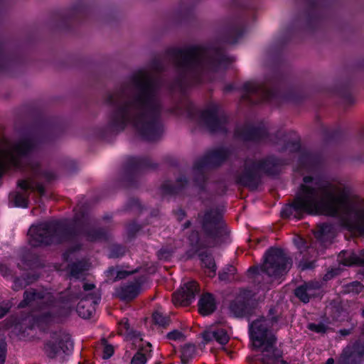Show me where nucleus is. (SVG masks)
Segmentation results:
<instances>
[{
	"label": "nucleus",
	"instance_id": "nucleus-64",
	"mask_svg": "<svg viewBox=\"0 0 364 364\" xmlns=\"http://www.w3.org/2000/svg\"><path fill=\"white\" fill-rule=\"evenodd\" d=\"M338 270L337 269H332L331 271L328 272L323 279L324 280L327 281L328 279H331V278H333L335 275L338 274Z\"/></svg>",
	"mask_w": 364,
	"mask_h": 364
},
{
	"label": "nucleus",
	"instance_id": "nucleus-45",
	"mask_svg": "<svg viewBox=\"0 0 364 364\" xmlns=\"http://www.w3.org/2000/svg\"><path fill=\"white\" fill-rule=\"evenodd\" d=\"M142 209L143 207L140 203L139 200L136 198H129L124 206V210L126 211L136 210L138 212H141Z\"/></svg>",
	"mask_w": 364,
	"mask_h": 364
},
{
	"label": "nucleus",
	"instance_id": "nucleus-63",
	"mask_svg": "<svg viewBox=\"0 0 364 364\" xmlns=\"http://www.w3.org/2000/svg\"><path fill=\"white\" fill-rule=\"evenodd\" d=\"M130 274V272L125 270L117 271L116 278L117 279H123Z\"/></svg>",
	"mask_w": 364,
	"mask_h": 364
},
{
	"label": "nucleus",
	"instance_id": "nucleus-61",
	"mask_svg": "<svg viewBox=\"0 0 364 364\" xmlns=\"http://www.w3.org/2000/svg\"><path fill=\"white\" fill-rule=\"evenodd\" d=\"M95 288V284L85 282L82 285V289H83L82 293L84 294V295H86V294H89L88 291L94 289ZM80 290L78 292H80ZM81 292H82V291H81Z\"/></svg>",
	"mask_w": 364,
	"mask_h": 364
},
{
	"label": "nucleus",
	"instance_id": "nucleus-34",
	"mask_svg": "<svg viewBox=\"0 0 364 364\" xmlns=\"http://www.w3.org/2000/svg\"><path fill=\"white\" fill-rule=\"evenodd\" d=\"M20 260L26 269H35L41 266V260L38 255L28 250L21 252Z\"/></svg>",
	"mask_w": 364,
	"mask_h": 364
},
{
	"label": "nucleus",
	"instance_id": "nucleus-48",
	"mask_svg": "<svg viewBox=\"0 0 364 364\" xmlns=\"http://www.w3.org/2000/svg\"><path fill=\"white\" fill-rule=\"evenodd\" d=\"M363 286L358 282H353L345 287L344 291L348 294H358L363 291Z\"/></svg>",
	"mask_w": 364,
	"mask_h": 364
},
{
	"label": "nucleus",
	"instance_id": "nucleus-56",
	"mask_svg": "<svg viewBox=\"0 0 364 364\" xmlns=\"http://www.w3.org/2000/svg\"><path fill=\"white\" fill-rule=\"evenodd\" d=\"M6 351V343L4 341H0V364L5 363Z\"/></svg>",
	"mask_w": 364,
	"mask_h": 364
},
{
	"label": "nucleus",
	"instance_id": "nucleus-30",
	"mask_svg": "<svg viewBox=\"0 0 364 364\" xmlns=\"http://www.w3.org/2000/svg\"><path fill=\"white\" fill-rule=\"evenodd\" d=\"M198 256L201 262L202 267L206 269L207 275L210 278L214 277L216 275L217 266L213 255L205 251L199 252Z\"/></svg>",
	"mask_w": 364,
	"mask_h": 364
},
{
	"label": "nucleus",
	"instance_id": "nucleus-10",
	"mask_svg": "<svg viewBox=\"0 0 364 364\" xmlns=\"http://www.w3.org/2000/svg\"><path fill=\"white\" fill-rule=\"evenodd\" d=\"M80 296L73 293L70 289L60 292L57 296L50 298L48 304L53 309L43 312L39 316L40 320L46 322L53 321L55 318H66L75 309L77 299Z\"/></svg>",
	"mask_w": 364,
	"mask_h": 364
},
{
	"label": "nucleus",
	"instance_id": "nucleus-9",
	"mask_svg": "<svg viewBox=\"0 0 364 364\" xmlns=\"http://www.w3.org/2000/svg\"><path fill=\"white\" fill-rule=\"evenodd\" d=\"M92 14L91 6L82 1H78L69 9L55 11L53 15V20L58 29L70 32L75 26L86 22Z\"/></svg>",
	"mask_w": 364,
	"mask_h": 364
},
{
	"label": "nucleus",
	"instance_id": "nucleus-20",
	"mask_svg": "<svg viewBox=\"0 0 364 364\" xmlns=\"http://www.w3.org/2000/svg\"><path fill=\"white\" fill-rule=\"evenodd\" d=\"M230 152L227 148L220 147L205 153L196 161V168H216L221 166L229 157Z\"/></svg>",
	"mask_w": 364,
	"mask_h": 364
},
{
	"label": "nucleus",
	"instance_id": "nucleus-25",
	"mask_svg": "<svg viewBox=\"0 0 364 364\" xmlns=\"http://www.w3.org/2000/svg\"><path fill=\"white\" fill-rule=\"evenodd\" d=\"M188 179L185 175H181L176 180V183L170 181H164L160 187L161 193L164 196H176L183 192L188 185Z\"/></svg>",
	"mask_w": 364,
	"mask_h": 364
},
{
	"label": "nucleus",
	"instance_id": "nucleus-24",
	"mask_svg": "<svg viewBox=\"0 0 364 364\" xmlns=\"http://www.w3.org/2000/svg\"><path fill=\"white\" fill-rule=\"evenodd\" d=\"M199 291L198 284L196 281H190L183 284L181 290L174 294V297L181 304L188 306L195 300Z\"/></svg>",
	"mask_w": 364,
	"mask_h": 364
},
{
	"label": "nucleus",
	"instance_id": "nucleus-62",
	"mask_svg": "<svg viewBox=\"0 0 364 364\" xmlns=\"http://www.w3.org/2000/svg\"><path fill=\"white\" fill-rule=\"evenodd\" d=\"M194 16L193 9L191 8H188L184 11L183 13V18L185 20H188L193 18Z\"/></svg>",
	"mask_w": 364,
	"mask_h": 364
},
{
	"label": "nucleus",
	"instance_id": "nucleus-26",
	"mask_svg": "<svg viewBox=\"0 0 364 364\" xmlns=\"http://www.w3.org/2000/svg\"><path fill=\"white\" fill-rule=\"evenodd\" d=\"M217 306L214 294L209 292L203 293L198 301V313L203 316H210L215 311Z\"/></svg>",
	"mask_w": 364,
	"mask_h": 364
},
{
	"label": "nucleus",
	"instance_id": "nucleus-58",
	"mask_svg": "<svg viewBox=\"0 0 364 364\" xmlns=\"http://www.w3.org/2000/svg\"><path fill=\"white\" fill-rule=\"evenodd\" d=\"M158 257L160 259H168L171 257V252L167 249L161 248L158 251Z\"/></svg>",
	"mask_w": 364,
	"mask_h": 364
},
{
	"label": "nucleus",
	"instance_id": "nucleus-13",
	"mask_svg": "<svg viewBox=\"0 0 364 364\" xmlns=\"http://www.w3.org/2000/svg\"><path fill=\"white\" fill-rule=\"evenodd\" d=\"M235 90L242 92V98L252 103L251 95H258L261 102H268L273 99V84L270 80L268 82L262 83L247 81L240 87L229 83L223 87L224 93H229Z\"/></svg>",
	"mask_w": 364,
	"mask_h": 364
},
{
	"label": "nucleus",
	"instance_id": "nucleus-4",
	"mask_svg": "<svg viewBox=\"0 0 364 364\" xmlns=\"http://www.w3.org/2000/svg\"><path fill=\"white\" fill-rule=\"evenodd\" d=\"M89 220L84 211L74 218L79 228L68 223L66 220H51L32 225L28 230V242L33 247H46L59 245L65 242H73L83 235L89 242L107 241L109 232L105 228H85Z\"/></svg>",
	"mask_w": 364,
	"mask_h": 364
},
{
	"label": "nucleus",
	"instance_id": "nucleus-42",
	"mask_svg": "<svg viewBox=\"0 0 364 364\" xmlns=\"http://www.w3.org/2000/svg\"><path fill=\"white\" fill-rule=\"evenodd\" d=\"M152 320L156 325L161 327H166L169 325L170 318L166 315H164L159 311H155L152 314Z\"/></svg>",
	"mask_w": 364,
	"mask_h": 364
},
{
	"label": "nucleus",
	"instance_id": "nucleus-6",
	"mask_svg": "<svg viewBox=\"0 0 364 364\" xmlns=\"http://www.w3.org/2000/svg\"><path fill=\"white\" fill-rule=\"evenodd\" d=\"M272 322L264 316L250 322L249 338L257 353L248 358L249 364H273Z\"/></svg>",
	"mask_w": 364,
	"mask_h": 364
},
{
	"label": "nucleus",
	"instance_id": "nucleus-8",
	"mask_svg": "<svg viewBox=\"0 0 364 364\" xmlns=\"http://www.w3.org/2000/svg\"><path fill=\"white\" fill-rule=\"evenodd\" d=\"M220 107L216 104L211 105L208 108L199 110L193 104L188 105L186 113L191 120L199 118L203 126L211 133H225L229 117L225 113H220Z\"/></svg>",
	"mask_w": 364,
	"mask_h": 364
},
{
	"label": "nucleus",
	"instance_id": "nucleus-35",
	"mask_svg": "<svg viewBox=\"0 0 364 364\" xmlns=\"http://www.w3.org/2000/svg\"><path fill=\"white\" fill-rule=\"evenodd\" d=\"M205 168H196V161L193 166V181L194 185L198 188V189L201 191H204L206 188L208 177L205 173Z\"/></svg>",
	"mask_w": 364,
	"mask_h": 364
},
{
	"label": "nucleus",
	"instance_id": "nucleus-54",
	"mask_svg": "<svg viewBox=\"0 0 364 364\" xmlns=\"http://www.w3.org/2000/svg\"><path fill=\"white\" fill-rule=\"evenodd\" d=\"M309 329L318 333H324L327 328L323 323H310L309 324Z\"/></svg>",
	"mask_w": 364,
	"mask_h": 364
},
{
	"label": "nucleus",
	"instance_id": "nucleus-16",
	"mask_svg": "<svg viewBox=\"0 0 364 364\" xmlns=\"http://www.w3.org/2000/svg\"><path fill=\"white\" fill-rule=\"evenodd\" d=\"M198 219L204 235L210 239H218L223 234V215L217 209H208L198 213Z\"/></svg>",
	"mask_w": 364,
	"mask_h": 364
},
{
	"label": "nucleus",
	"instance_id": "nucleus-57",
	"mask_svg": "<svg viewBox=\"0 0 364 364\" xmlns=\"http://www.w3.org/2000/svg\"><path fill=\"white\" fill-rule=\"evenodd\" d=\"M202 338L205 343H209L212 341L213 340H214V330L211 331H204L202 333Z\"/></svg>",
	"mask_w": 364,
	"mask_h": 364
},
{
	"label": "nucleus",
	"instance_id": "nucleus-12",
	"mask_svg": "<svg viewBox=\"0 0 364 364\" xmlns=\"http://www.w3.org/2000/svg\"><path fill=\"white\" fill-rule=\"evenodd\" d=\"M247 276L258 286V289L269 290L273 282V246L264 252L262 262L250 267Z\"/></svg>",
	"mask_w": 364,
	"mask_h": 364
},
{
	"label": "nucleus",
	"instance_id": "nucleus-11",
	"mask_svg": "<svg viewBox=\"0 0 364 364\" xmlns=\"http://www.w3.org/2000/svg\"><path fill=\"white\" fill-rule=\"evenodd\" d=\"M158 164L148 156H129L123 165L122 181L128 188H137L140 174L147 170H155Z\"/></svg>",
	"mask_w": 364,
	"mask_h": 364
},
{
	"label": "nucleus",
	"instance_id": "nucleus-40",
	"mask_svg": "<svg viewBox=\"0 0 364 364\" xmlns=\"http://www.w3.org/2000/svg\"><path fill=\"white\" fill-rule=\"evenodd\" d=\"M142 225L138 224L135 220L127 223L126 227L127 235L129 240L135 238L136 234L142 229Z\"/></svg>",
	"mask_w": 364,
	"mask_h": 364
},
{
	"label": "nucleus",
	"instance_id": "nucleus-51",
	"mask_svg": "<svg viewBox=\"0 0 364 364\" xmlns=\"http://www.w3.org/2000/svg\"><path fill=\"white\" fill-rule=\"evenodd\" d=\"M183 337V333L177 329L168 332L166 335V338L171 341H181Z\"/></svg>",
	"mask_w": 364,
	"mask_h": 364
},
{
	"label": "nucleus",
	"instance_id": "nucleus-22",
	"mask_svg": "<svg viewBox=\"0 0 364 364\" xmlns=\"http://www.w3.org/2000/svg\"><path fill=\"white\" fill-rule=\"evenodd\" d=\"M292 264L291 259L282 250L274 247V282L281 283Z\"/></svg>",
	"mask_w": 364,
	"mask_h": 364
},
{
	"label": "nucleus",
	"instance_id": "nucleus-43",
	"mask_svg": "<svg viewBox=\"0 0 364 364\" xmlns=\"http://www.w3.org/2000/svg\"><path fill=\"white\" fill-rule=\"evenodd\" d=\"M126 247L122 245L114 244L109 247V258H119L126 253Z\"/></svg>",
	"mask_w": 364,
	"mask_h": 364
},
{
	"label": "nucleus",
	"instance_id": "nucleus-7",
	"mask_svg": "<svg viewBox=\"0 0 364 364\" xmlns=\"http://www.w3.org/2000/svg\"><path fill=\"white\" fill-rule=\"evenodd\" d=\"M264 175H273V155L245 164L242 171L235 174V183L237 186L255 191L262 183Z\"/></svg>",
	"mask_w": 364,
	"mask_h": 364
},
{
	"label": "nucleus",
	"instance_id": "nucleus-46",
	"mask_svg": "<svg viewBox=\"0 0 364 364\" xmlns=\"http://www.w3.org/2000/svg\"><path fill=\"white\" fill-rule=\"evenodd\" d=\"M70 273L73 277H77L85 269L82 261H77L69 265Z\"/></svg>",
	"mask_w": 364,
	"mask_h": 364
},
{
	"label": "nucleus",
	"instance_id": "nucleus-18",
	"mask_svg": "<svg viewBox=\"0 0 364 364\" xmlns=\"http://www.w3.org/2000/svg\"><path fill=\"white\" fill-rule=\"evenodd\" d=\"M230 316L236 318H250L255 311V306L245 291H241L228 305Z\"/></svg>",
	"mask_w": 364,
	"mask_h": 364
},
{
	"label": "nucleus",
	"instance_id": "nucleus-53",
	"mask_svg": "<svg viewBox=\"0 0 364 364\" xmlns=\"http://www.w3.org/2000/svg\"><path fill=\"white\" fill-rule=\"evenodd\" d=\"M193 348L191 344H186L182 350L180 357L187 358L189 359L192 358Z\"/></svg>",
	"mask_w": 364,
	"mask_h": 364
},
{
	"label": "nucleus",
	"instance_id": "nucleus-1",
	"mask_svg": "<svg viewBox=\"0 0 364 364\" xmlns=\"http://www.w3.org/2000/svg\"><path fill=\"white\" fill-rule=\"evenodd\" d=\"M130 80L136 94L132 100H118L112 93L107 95L105 102L110 106L107 124L97 129L96 136L105 140L132 125L143 140L156 141L164 133L163 105L158 97L159 82L144 68L134 72Z\"/></svg>",
	"mask_w": 364,
	"mask_h": 364
},
{
	"label": "nucleus",
	"instance_id": "nucleus-39",
	"mask_svg": "<svg viewBox=\"0 0 364 364\" xmlns=\"http://www.w3.org/2000/svg\"><path fill=\"white\" fill-rule=\"evenodd\" d=\"M279 146V145H284V147L282 149L284 151H287L289 152H296L300 150V144L298 141L294 140L292 141H287L286 137L282 140V141L280 143L279 141L275 142L274 141V146Z\"/></svg>",
	"mask_w": 364,
	"mask_h": 364
},
{
	"label": "nucleus",
	"instance_id": "nucleus-59",
	"mask_svg": "<svg viewBox=\"0 0 364 364\" xmlns=\"http://www.w3.org/2000/svg\"><path fill=\"white\" fill-rule=\"evenodd\" d=\"M0 273L4 277H7L11 275V270L4 264H0Z\"/></svg>",
	"mask_w": 364,
	"mask_h": 364
},
{
	"label": "nucleus",
	"instance_id": "nucleus-28",
	"mask_svg": "<svg viewBox=\"0 0 364 364\" xmlns=\"http://www.w3.org/2000/svg\"><path fill=\"white\" fill-rule=\"evenodd\" d=\"M139 291V283H130L118 289L117 296L122 301H132L138 296Z\"/></svg>",
	"mask_w": 364,
	"mask_h": 364
},
{
	"label": "nucleus",
	"instance_id": "nucleus-15",
	"mask_svg": "<svg viewBox=\"0 0 364 364\" xmlns=\"http://www.w3.org/2000/svg\"><path fill=\"white\" fill-rule=\"evenodd\" d=\"M234 135L243 142L260 144L268 139L269 131L263 123H245L235 129Z\"/></svg>",
	"mask_w": 364,
	"mask_h": 364
},
{
	"label": "nucleus",
	"instance_id": "nucleus-50",
	"mask_svg": "<svg viewBox=\"0 0 364 364\" xmlns=\"http://www.w3.org/2000/svg\"><path fill=\"white\" fill-rule=\"evenodd\" d=\"M149 68L155 72L161 73L164 70L163 62L159 58H154L149 63Z\"/></svg>",
	"mask_w": 364,
	"mask_h": 364
},
{
	"label": "nucleus",
	"instance_id": "nucleus-38",
	"mask_svg": "<svg viewBox=\"0 0 364 364\" xmlns=\"http://www.w3.org/2000/svg\"><path fill=\"white\" fill-rule=\"evenodd\" d=\"M338 261L345 266L360 262L359 258L353 252L349 251L341 252L338 256Z\"/></svg>",
	"mask_w": 364,
	"mask_h": 364
},
{
	"label": "nucleus",
	"instance_id": "nucleus-49",
	"mask_svg": "<svg viewBox=\"0 0 364 364\" xmlns=\"http://www.w3.org/2000/svg\"><path fill=\"white\" fill-rule=\"evenodd\" d=\"M28 282L26 278L22 277H16L13 281L12 289L14 291H19L28 285Z\"/></svg>",
	"mask_w": 364,
	"mask_h": 364
},
{
	"label": "nucleus",
	"instance_id": "nucleus-21",
	"mask_svg": "<svg viewBox=\"0 0 364 364\" xmlns=\"http://www.w3.org/2000/svg\"><path fill=\"white\" fill-rule=\"evenodd\" d=\"M6 326L8 328H11L12 331L19 339H27L30 337V331L33 330V326L31 319L11 316L6 319Z\"/></svg>",
	"mask_w": 364,
	"mask_h": 364
},
{
	"label": "nucleus",
	"instance_id": "nucleus-41",
	"mask_svg": "<svg viewBox=\"0 0 364 364\" xmlns=\"http://www.w3.org/2000/svg\"><path fill=\"white\" fill-rule=\"evenodd\" d=\"M214 340L219 344L224 346L229 342L230 337L225 328H218L214 329Z\"/></svg>",
	"mask_w": 364,
	"mask_h": 364
},
{
	"label": "nucleus",
	"instance_id": "nucleus-47",
	"mask_svg": "<svg viewBox=\"0 0 364 364\" xmlns=\"http://www.w3.org/2000/svg\"><path fill=\"white\" fill-rule=\"evenodd\" d=\"M102 345L103 346L102 358L105 360L110 358L114 353V346L108 343L105 338L102 340Z\"/></svg>",
	"mask_w": 364,
	"mask_h": 364
},
{
	"label": "nucleus",
	"instance_id": "nucleus-17",
	"mask_svg": "<svg viewBox=\"0 0 364 364\" xmlns=\"http://www.w3.org/2000/svg\"><path fill=\"white\" fill-rule=\"evenodd\" d=\"M246 32V21L236 18L229 21L223 28L218 37L219 41L230 45L236 44Z\"/></svg>",
	"mask_w": 364,
	"mask_h": 364
},
{
	"label": "nucleus",
	"instance_id": "nucleus-32",
	"mask_svg": "<svg viewBox=\"0 0 364 364\" xmlns=\"http://www.w3.org/2000/svg\"><path fill=\"white\" fill-rule=\"evenodd\" d=\"M314 234L317 240L323 245L331 243L335 236L333 227L328 224L318 225Z\"/></svg>",
	"mask_w": 364,
	"mask_h": 364
},
{
	"label": "nucleus",
	"instance_id": "nucleus-31",
	"mask_svg": "<svg viewBox=\"0 0 364 364\" xmlns=\"http://www.w3.org/2000/svg\"><path fill=\"white\" fill-rule=\"evenodd\" d=\"M45 298V293L31 288L23 292V299L18 304L19 309H24L29 306L33 301L42 300Z\"/></svg>",
	"mask_w": 364,
	"mask_h": 364
},
{
	"label": "nucleus",
	"instance_id": "nucleus-44",
	"mask_svg": "<svg viewBox=\"0 0 364 364\" xmlns=\"http://www.w3.org/2000/svg\"><path fill=\"white\" fill-rule=\"evenodd\" d=\"M77 239L72 242H75L71 246L68 247L63 253L62 256L65 261H68L70 257L79 251H80L82 248V244L81 242H77Z\"/></svg>",
	"mask_w": 364,
	"mask_h": 364
},
{
	"label": "nucleus",
	"instance_id": "nucleus-37",
	"mask_svg": "<svg viewBox=\"0 0 364 364\" xmlns=\"http://www.w3.org/2000/svg\"><path fill=\"white\" fill-rule=\"evenodd\" d=\"M10 198L14 203V206L16 208H27L29 204L30 193L28 191L21 193L16 192L10 195Z\"/></svg>",
	"mask_w": 364,
	"mask_h": 364
},
{
	"label": "nucleus",
	"instance_id": "nucleus-55",
	"mask_svg": "<svg viewBox=\"0 0 364 364\" xmlns=\"http://www.w3.org/2000/svg\"><path fill=\"white\" fill-rule=\"evenodd\" d=\"M299 161L301 166H306L311 161V156L307 153H301L299 155Z\"/></svg>",
	"mask_w": 364,
	"mask_h": 364
},
{
	"label": "nucleus",
	"instance_id": "nucleus-3",
	"mask_svg": "<svg viewBox=\"0 0 364 364\" xmlns=\"http://www.w3.org/2000/svg\"><path fill=\"white\" fill-rule=\"evenodd\" d=\"M166 53L176 59L179 71L176 82L180 86L201 85L205 72L225 71L233 62V58L226 54L223 46L216 43L191 45L183 48H170Z\"/></svg>",
	"mask_w": 364,
	"mask_h": 364
},
{
	"label": "nucleus",
	"instance_id": "nucleus-27",
	"mask_svg": "<svg viewBox=\"0 0 364 364\" xmlns=\"http://www.w3.org/2000/svg\"><path fill=\"white\" fill-rule=\"evenodd\" d=\"M188 240L191 246V249L186 252L188 258H192L199 253V251L205 248V245L201 240L200 233L196 230L191 231L188 236Z\"/></svg>",
	"mask_w": 364,
	"mask_h": 364
},
{
	"label": "nucleus",
	"instance_id": "nucleus-5",
	"mask_svg": "<svg viewBox=\"0 0 364 364\" xmlns=\"http://www.w3.org/2000/svg\"><path fill=\"white\" fill-rule=\"evenodd\" d=\"M64 132L65 125L58 119L39 117L21 129L14 150L19 156L26 157L41 145L55 141Z\"/></svg>",
	"mask_w": 364,
	"mask_h": 364
},
{
	"label": "nucleus",
	"instance_id": "nucleus-29",
	"mask_svg": "<svg viewBox=\"0 0 364 364\" xmlns=\"http://www.w3.org/2000/svg\"><path fill=\"white\" fill-rule=\"evenodd\" d=\"M17 187L23 192L28 191L31 192L36 191L41 197H43L46 195L45 186L42 183L36 181L33 179H19L17 181Z\"/></svg>",
	"mask_w": 364,
	"mask_h": 364
},
{
	"label": "nucleus",
	"instance_id": "nucleus-2",
	"mask_svg": "<svg viewBox=\"0 0 364 364\" xmlns=\"http://www.w3.org/2000/svg\"><path fill=\"white\" fill-rule=\"evenodd\" d=\"M304 213L336 217L344 228L364 235V198L342 183L304 177L293 201V218Z\"/></svg>",
	"mask_w": 364,
	"mask_h": 364
},
{
	"label": "nucleus",
	"instance_id": "nucleus-60",
	"mask_svg": "<svg viewBox=\"0 0 364 364\" xmlns=\"http://www.w3.org/2000/svg\"><path fill=\"white\" fill-rule=\"evenodd\" d=\"M174 214L177 217V220L181 222L183 220V218L186 216V211L182 208H178L174 210Z\"/></svg>",
	"mask_w": 364,
	"mask_h": 364
},
{
	"label": "nucleus",
	"instance_id": "nucleus-36",
	"mask_svg": "<svg viewBox=\"0 0 364 364\" xmlns=\"http://www.w3.org/2000/svg\"><path fill=\"white\" fill-rule=\"evenodd\" d=\"M152 346L149 342L141 347L134 355L131 360V364H146L147 362L146 354L152 351Z\"/></svg>",
	"mask_w": 364,
	"mask_h": 364
},
{
	"label": "nucleus",
	"instance_id": "nucleus-19",
	"mask_svg": "<svg viewBox=\"0 0 364 364\" xmlns=\"http://www.w3.org/2000/svg\"><path fill=\"white\" fill-rule=\"evenodd\" d=\"M73 293L78 294L80 296L77 299H80L77 303L75 311L78 316L82 318L87 319L92 317L95 312L96 306L101 300V296L96 292H90L86 295L81 291L76 292L70 289Z\"/></svg>",
	"mask_w": 364,
	"mask_h": 364
},
{
	"label": "nucleus",
	"instance_id": "nucleus-52",
	"mask_svg": "<svg viewBox=\"0 0 364 364\" xmlns=\"http://www.w3.org/2000/svg\"><path fill=\"white\" fill-rule=\"evenodd\" d=\"M235 270V268L233 266L230 265L226 270H223L222 272H219L218 273V279L220 281L227 282L230 279V272Z\"/></svg>",
	"mask_w": 364,
	"mask_h": 364
},
{
	"label": "nucleus",
	"instance_id": "nucleus-23",
	"mask_svg": "<svg viewBox=\"0 0 364 364\" xmlns=\"http://www.w3.org/2000/svg\"><path fill=\"white\" fill-rule=\"evenodd\" d=\"M364 355V343L355 342L348 346L341 355L337 364H358Z\"/></svg>",
	"mask_w": 364,
	"mask_h": 364
},
{
	"label": "nucleus",
	"instance_id": "nucleus-33",
	"mask_svg": "<svg viewBox=\"0 0 364 364\" xmlns=\"http://www.w3.org/2000/svg\"><path fill=\"white\" fill-rule=\"evenodd\" d=\"M319 289L318 284H305L299 287L296 291V296L303 302L307 303L309 301L311 297L314 296L316 294L317 290Z\"/></svg>",
	"mask_w": 364,
	"mask_h": 364
},
{
	"label": "nucleus",
	"instance_id": "nucleus-14",
	"mask_svg": "<svg viewBox=\"0 0 364 364\" xmlns=\"http://www.w3.org/2000/svg\"><path fill=\"white\" fill-rule=\"evenodd\" d=\"M74 348V343L71 336L64 331L53 332L50 338L44 346V351L49 358H55L63 353L65 355L72 354Z\"/></svg>",
	"mask_w": 364,
	"mask_h": 364
}]
</instances>
